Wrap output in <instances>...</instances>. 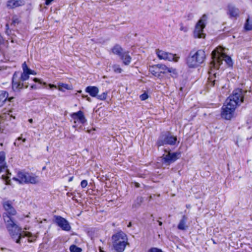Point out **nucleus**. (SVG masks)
<instances>
[{
    "instance_id": "f257e3e1",
    "label": "nucleus",
    "mask_w": 252,
    "mask_h": 252,
    "mask_svg": "<svg viewBox=\"0 0 252 252\" xmlns=\"http://www.w3.org/2000/svg\"><path fill=\"white\" fill-rule=\"evenodd\" d=\"M2 206L5 211L2 215L6 227L13 239H16V242L19 243L22 237H28L29 241L33 242L35 240V237L33 236L29 232L22 231L21 228L17 225L12 219V216L16 214V211L12 206L10 201H4Z\"/></svg>"
},
{
    "instance_id": "f03ea898",
    "label": "nucleus",
    "mask_w": 252,
    "mask_h": 252,
    "mask_svg": "<svg viewBox=\"0 0 252 252\" xmlns=\"http://www.w3.org/2000/svg\"><path fill=\"white\" fill-rule=\"evenodd\" d=\"M212 61L210 63V71H209L208 87H218L219 77L217 76L215 70L219 68L223 61L228 66H232L233 65L232 60L229 56L216 50L212 53Z\"/></svg>"
},
{
    "instance_id": "7ed1b4c3",
    "label": "nucleus",
    "mask_w": 252,
    "mask_h": 252,
    "mask_svg": "<svg viewBox=\"0 0 252 252\" xmlns=\"http://www.w3.org/2000/svg\"><path fill=\"white\" fill-rule=\"evenodd\" d=\"M244 95V92L242 89L233 91L222 107L221 116L222 118L229 120L232 118L236 107L243 102Z\"/></svg>"
},
{
    "instance_id": "20e7f679",
    "label": "nucleus",
    "mask_w": 252,
    "mask_h": 252,
    "mask_svg": "<svg viewBox=\"0 0 252 252\" xmlns=\"http://www.w3.org/2000/svg\"><path fill=\"white\" fill-rule=\"evenodd\" d=\"M22 68L23 71L21 74L20 77H19L20 73L19 72H15L13 75L12 87L14 91L23 89L24 84L20 81H26L29 78V68L26 62L22 64Z\"/></svg>"
},
{
    "instance_id": "39448f33",
    "label": "nucleus",
    "mask_w": 252,
    "mask_h": 252,
    "mask_svg": "<svg viewBox=\"0 0 252 252\" xmlns=\"http://www.w3.org/2000/svg\"><path fill=\"white\" fill-rule=\"evenodd\" d=\"M113 247L116 252H123L128 244L127 235L119 230L112 236Z\"/></svg>"
},
{
    "instance_id": "423d86ee",
    "label": "nucleus",
    "mask_w": 252,
    "mask_h": 252,
    "mask_svg": "<svg viewBox=\"0 0 252 252\" xmlns=\"http://www.w3.org/2000/svg\"><path fill=\"white\" fill-rule=\"evenodd\" d=\"M206 59V54L203 50L196 52L191 51L187 59V63L189 67H195L202 63Z\"/></svg>"
},
{
    "instance_id": "0eeeda50",
    "label": "nucleus",
    "mask_w": 252,
    "mask_h": 252,
    "mask_svg": "<svg viewBox=\"0 0 252 252\" xmlns=\"http://www.w3.org/2000/svg\"><path fill=\"white\" fill-rule=\"evenodd\" d=\"M13 180L21 184H36L39 182V178L38 176L33 173L25 171H19L16 177L13 178Z\"/></svg>"
},
{
    "instance_id": "6e6552de",
    "label": "nucleus",
    "mask_w": 252,
    "mask_h": 252,
    "mask_svg": "<svg viewBox=\"0 0 252 252\" xmlns=\"http://www.w3.org/2000/svg\"><path fill=\"white\" fill-rule=\"evenodd\" d=\"M177 141V137L171 134L169 131L162 132L156 143L158 147L164 145H174Z\"/></svg>"
},
{
    "instance_id": "1a4fd4ad",
    "label": "nucleus",
    "mask_w": 252,
    "mask_h": 252,
    "mask_svg": "<svg viewBox=\"0 0 252 252\" xmlns=\"http://www.w3.org/2000/svg\"><path fill=\"white\" fill-rule=\"evenodd\" d=\"M207 20V15L203 14L197 22L193 32L194 37L199 38L205 37V34L203 33V31L206 27Z\"/></svg>"
},
{
    "instance_id": "9d476101",
    "label": "nucleus",
    "mask_w": 252,
    "mask_h": 252,
    "mask_svg": "<svg viewBox=\"0 0 252 252\" xmlns=\"http://www.w3.org/2000/svg\"><path fill=\"white\" fill-rule=\"evenodd\" d=\"M164 151L165 153L161 157V158L162 163L165 165H169L174 162L180 156V153L179 152L170 153L167 152L166 150Z\"/></svg>"
},
{
    "instance_id": "9b49d317",
    "label": "nucleus",
    "mask_w": 252,
    "mask_h": 252,
    "mask_svg": "<svg viewBox=\"0 0 252 252\" xmlns=\"http://www.w3.org/2000/svg\"><path fill=\"white\" fill-rule=\"evenodd\" d=\"M54 221L63 230L69 231L71 227L68 221L64 218L60 216H54Z\"/></svg>"
},
{
    "instance_id": "f8f14e48",
    "label": "nucleus",
    "mask_w": 252,
    "mask_h": 252,
    "mask_svg": "<svg viewBox=\"0 0 252 252\" xmlns=\"http://www.w3.org/2000/svg\"><path fill=\"white\" fill-rule=\"evenodd\" d=\"M157 55L158 58L160 60H168L169 61L177 62L179 57L175 54H173L168 52H165L159 50H157Z\"/></svg>"
},
{
    "instance_id": "ddd939ff",
    "label": "nucleus",
    "mask_w": 252,
    "mask_h": 252,
    "mask_svg": "<svg viewBox=\"0 0 252 252\" xmlns=\"http://www.w3.org/2000/svg\"><path fill=\"white\" fill-rule=\"evenodd\" d=\"M160 74H165L167 72L171 73V76L172 77H176L177 76V72L175 69L172 67H168L164 64H158Z\"/></svg>"
},
{
    "instance_id": "4468645a",
    "label": "nucleus",
    "mask_w": 252,
    "mask_h": 252,
    "mask_svg": "<svg viewBox=\"0 0 252 252\" xmlns=\"http://www.w3.org/2000/svg\"><path fill=\"white\" fill-rule=\"evenodd\" d=\"M227 14L230 18H236L239 15V10L234 5L229 4L227 6Z\"/></svg>"
},
{
    "instance_id": "2eb2a0df",
    "label": "nucleus",
    "mask_w": 252,
    "mask_h": 252,
    "mask_svg": "<svg viewBox=\"0 0 252 252\" xmlns=\"http://www.w3.org/2000/svg\"><path fill=\"white\" fill-rule=\"evenodd\" d=\"M122 60L123 63L125 65H128L131 62V57L129 54V52H124L119 57Z\"/></svg>"
},
{
    "instance_id": "dca6fc26",
    "label": "nucleus",
    "mask_w": 252,
    "mask_h": 252,
    "mask_svg": "<svg viewBox=\"0 0 252 252\" xmlns=\"http://www.w3.org/2000/svg\"><path fill=\"white\" fill-rule=\"evenodd\" d=\"M24 4V1L22 0H9L7 1L6 6L9 9H13Z\"/></svg>"
},
{
    "instance_id": "f3484780",
    "label": "nucleus",
    "mask_w": 252,
    "mask_h": 252,
    "mask_svg": "<svg viewBox=\"0 0 252 252\" xmlns=\"http://www.w3.org/2000/svg\"><path fill=\"white\" fill-rule=\"evenodd\" d=\"M72 118L74 120H78L81 124H84L86 122L83 112L80 110L77 112L73 113L71 115Z\"/></svg>"
},
{
    "instance_id": "a211bd4d",
    "label": "nucleus",
    "mask_w": 252,
    "mask_h": 252,
    "mask_svg": "<svg viewBox=\"0 0 252 252\" xmlns=\"http://www.w3.org/2000/svg\"><path fill=\"white\" fill-rule=\"evenodd\" d=\"M4 171H7L5 153L2 151L0 152V173Z\"/></svg>"
},
{
    "instance_id": "6ab92c4d",
    "label": "nucleus",
    "mask_w": 252,
    "mask_h": 252,
    "mask_svg": "<svg viewBox=\"0 0 252 252\" xmlns=\"http://www.w3.org/2000/svg\"><path fill=\"white\" fill-rule=\"evenodd\" d=\"M188 219V218L186 216L184 215L182 216V218L180 220L177 226L178 229L181 230H185L188 228V226L186 224Z\"/></svg>"
},
{
    "instance_id": "aec40b11",
    "label": "nucleus",
    "mask_w": 252,
    "mask_h": 252,
    "mask_svg": "<svg viewBox=\"0 0 252 252\" xmlns=\"http://www.w3.org/2000/svg\"><path fill=\"white\" fill-rule=\"evenodd\" d=\"M85 91L92 97H96L99 92L98 89L94 86H88L86 88Z\"/></svg>"
},
{
    "instance_id": "412c9836",
    "label": "nucleus",
    "mask_w": 252,
    "mask_h": 252,
    "mask_svg": "<svg viewBox=\"0 0 252 252\" xmlns=\"http://www.w3.org/2000/svg\"><path fill=\"white\" fill-rule=\"evenodd\" d=\"M124 51L125 50L119 44L115 45L113 47L111 48L112 52L118 57H119Z\"/></svg>"
},
{
    "instance_id": "4be33fe9",
    "label": "nucleus",
    "mask_w": 252,
    "mask_h": 252,
    "mask_svg": "<svg viewBox=\"0 0 252 252\" xmlns=\"http://www.w3.org/2000/svg\"><path fill=\"white\" fill-rule=\"evenodd\" d=\"M149 71L155 77H157L159 78L162 77V75L160 74L158 64L150 67Z\"/></svg>"
},
{
    "instance_id": "5701e85b",
    "label": "nucleus",
    "mask_w": 252,
    "mask_h": 252,
    "mask_svg": "<svg viewBox=\"0 0 252 252\" xmlns=\"http://www.w3.org/2000/svg\"><path fill=\"white\" fill-rule=\"evenodd\" d=\"M8 94L6 91H0V107H1L8 99Z\"/></svg>"
},
{
    "instance_id": "b1692460",
    "label": "nucleus",
    "mask_w": 252,
    "mask_h": 252,
    "mask_svg": "<svg viewBox=\"0 0 252 252\" xmlns=\"http://www.w3.org/2000/svg\"><path fill=\"white\" fill-rule=\"evenodd\" d=\"M244 29L246 31L252 30V18L248 17L245 23Z\"/></svg>"
},
{
    "instance_id": "393cba45",
    "label": "nucleus",
    "mask_w": 252,
    "mask_h": 252,
    "mask_svg": "<svg viewBox=\"0 0 252 252\" xmlns=\"http://www.w3.org/2000/svg\"><path fill=\"white\" fill-rule=\"evenodd\" d=\"M58 89L59 91H61L62 92H64L65 90H71V88L70 86H69L68 85H67L66 84L61 83V84H59L58 85Z\"/></svg>"
},
{
    "instance_id": "a878e982",
    "label": "nucleus",
    "mask_w": 252,
    "mask_h": 252,
    "mask_svg": "<svg viewBox=\"0 0 252 252\" xmlns=\"http://www.w3.org/2000/svg\"><path fill=\"white\" fill-rule=\"evenodd\" d=\"M112 69L113 72L116 74H120L123 71V70L121 67L120 65L118 64H114L112 66Z\"/></svg>"
},
{
    "instance_id": "bb28decb",
    "label": "nucleus",
    "mask_w": 252,
    "mask_h": 252,
    "mask_svg": "<svg viewBox=\"0 0 252 252\" xmlns=\"http://www.w3.org/2000/svg\"><path fill=\"white\" fill-rule=\"evenodd\" d=\"M21 22L20 17L16 15H14L12 17V23L11 25L15 26L16 25L19 24Z\"/></svg>"
},
{
    "instance_id": "cd10ccee",
    "label": "nucleus",
    "mask_w": 252,
    "mask_h": 252,
    "mask_svg": "<svg viewBox=\"0 0 252 252\" xmlns=\"http://www.w3.org/2000/svg\"><path fill=\"white\" fill-rule=\"evenodd\" d=\"M69 250L71 252H81L82 249L77 247L75 245H72L70 246Z\"/></svg>"
},
{
    "instance_id": "c85d7f7f",
    "label": "nucleus",
    "mask_w": 252,
    "mask_h": 252,
    "mask_svg": "<svg viewBox=\"0 0 252 252\" xmlns=\"http://www.w3.org/2000/svg\"><path fill=\"white\" fill-rule=\"evenodd\" d=\"M193 14L191 12H189L186 14L185 16V18L187 19V20L189 21L191 20L193 18Z\"/></svg>"
},
{
    "instance_id": "c756f323",
    "label": "nucleus",
    "mask_w": 252,
    "mask_h": 252,
    "mask_svg": "<svg viewBox=\"0 0 252 252\" xmlns=\"http://www.w3.org/2000/svg\"><path fill=\"white\" fill-rule=\"evenodd\" d=\"M180 30L184 32H187L188 31V28L184 26L182 23H181L180 24Z\"/></svg>"
},
{
    "instance_id": "7c9ffc66",
    "label": "nucleus",
    "mask_w": 252,
    "mask_h": 252,
    "mask_svg": "<svg viewBox=\"0 0 252 252\" xmlns=\"http://www.w3.org/2000/svg\"><path fill=\"white\" fill-rule=\"evenodd\" d=\"M148 252H163L161 249L157 248H152L149 250Z\"/></svg>"
},
{
    "instance_id": "2f4dec72",
    "label": "nucleus",
    "mask_w": 252,
    "mask_h": 252,
    "mask_svg": "<svg viewBox=\"0 0 252 252\" xmlns=\"http://www.w3.org/2000/svg\"><path fill=\"white\" fill-rule=\"evenodd\" d=\"M97 98L100 100H103L106 98V94L103 93L102 94L99 95H97Z\"/></svg>"
},
{
    "instance_id": "473e14b6",
    "label": "nucleus",
    "mask_w": 252,
    "mask_h": 252,
    "mask_svg": "<svg viewBox=\"0 0 252 252\" xmlns=\"http://www.w3.org/2000/svg\"><path fill=\"white\" fill-rule=\"evenodd\" d=\"M140 98L142 100H145L148 98V95L146 93H144L140 95Z\"/></svg>"
},
{
    "instance_id": "72a5a7b5",
    "label": "nucleus",
    "mask_w": 252,
    "mask_h": 252,
    "mask_svg": "<svg viewBox=\"0 0 252 252\" xmlns=\"http://www.w3.org/2000/svg\"><path fill=\"white\" fill-rule=\"evenodd\" d=\"M88 185V182L86 180H83L81 182V186L82 188H85Z\"/></svg>"
},
{
    "instance_id": "f704fd0d",
    "label": "nucleus",
    "mask_w": 252,
    "mask_h": 252,
    "mask_svg": "<svg viewBox=\"0 0 252 252\" xmlns=\"http://www.w3.org/2000/svg\"><path fill=\"white\" fill-rule=\"evenodd\" d=\"M21 140H22V141L23 142H25L26 140V139L25 138H23L22 139L21 137H19L17 140L14 142V145H17V146H19V145L20 144V143H18L19 141Z\"/></svg>"
},
{
    "instance_id": "c9c22d12",
    "label": "nucleus",
    "mask_w": 252,
    "mask_h": 252,
    "mask_svg": "<svg viewBox=\"0 0 252 252\" xmlns=\"http://www.w3.org/2000/svg\"><path fill=\"white\" fill-rule=\"evenodd\" d=\"M55 0H45V4L46 5H50Z\"/></svg>"
},
{
    "instance_id": "e433bc0d",
    "label": "nucleus",
    "mask_w": 252,
    "mask_h": 252,
    "mask_svg": "<svg viewBox=\"0 0 252 252\" xmlns=\"http://www.w3.org/2000/svg\"><path fill=\"white\" fill-rule=\"evenodd\" d=\"M82 97L84 98H86L87 100L89 102H91V101H92L91 98L90 97H88L87 95H83Z\"/></svg>"
},
{
    "instance_id": "4c0bfd02",
    "label": "nucleus",
    "mask_w": 252,
    "mask_h": 252,
    "mask_svg": "<svg viewBox=\"0 0 252 252\" xmlns=\"http://www.w3.org/2000/svg\"><path fill=\"white\" fill-rule=\"evenodd\" d=\"M4 39L1 35H0V45L3 43Z\"/></svg>"
},
{
    "instance_id": "58836bf2",
    "label": "nucleus",
    "mask_w": 252,
    "mask_h": 252,
    "mask_svg": "<svg viewBox=\"0 0 252 252\" xmlns=\"http://www.w3.org/2000/svg\"><path fill=\"white\" fill-rule=\"evenodd\" d=\"M29 71H28V72H29V75H30V74H33V75H35V74H36V73L34 72V71H33V70H31V69H30L29 68Z\"/></svg>"
},
{
    "instance_id": "ea45409f",
    "label": "nucleus",
    "mask_w": 252,
    "mask_h": 252,
    "mask_svg": "<svg viewBox=\"0 0 252 252\" xmlns=\"http://www.w3.org/2000/svg\"><path fill=\"white\" fill-rule=\"evenodd\" d=\"M49 86L50 87V89H52V88H57V86L55 85H52V84H49Z\"/></svg>"
},
{
    "instance_id": "a19ab883",
    "label": "nucleus",
    "mask_w": 252,
    "mask_h": 252,
    "mask_svg": "<svg viewBox=\"0 0 252 252\" xmlns=\"http://www.w3.org/2000/svg\"><path fill=\"white\" fill-rule=\"evenodd\" d=\"M140 206V203L139 202H137V204L136 203H134L132 205V207L134 208V207H136L137 206Z\"/></svg>"
},
{
    "instance_id": "79ce46f5",
    "label": "nucleus",
    "mask_w": 252,
    "mask_h": 252,
    "mask_svg": "<svg viewBox=\"0 0 252 252\" xmlns=\"http://www.w3.org/2000/svg\"><path fill=\"white\" fill-rule=\"evenodd\" d=\"M31 89H36L37 88L36 85H32L31 87Z\"/></svg>"
},
{
    "instance_id": "37998d69",
    "label": "nucleus",
    "mask_w": 252,
    "mask_h": 252,
    "mask_svg": "<svg viewBox=\"0 0 252 252\" xmlns=\"http://www.w3.org/2000/svg\"><path fill=\"white\" fill-rule=\"evenodd\" d=\"M33 81H34L35 82H38V83H41V82H40V81L39 79H38V78H34L33 79Z\"/></svg>"
},
{
    "instance_id": "c03bdc74",
    "label": "nucleus",
    "mask_w": 252,
    "mask_h": 252,
    "mask_svg": "<svg viewBox=\"0 0 252 252\" xmlns=\"http://www.w3.org/2000/svg\"><path fill=\"white\" fill-rule=\"evenodd\" d=\"M66 195L67 196L70 197L71 196H72L73 195V194H72V193H71V192H67L66 193Z\"/></svg>"
},
{
    "instance_id": "a18cd8bd",
    "label": "nucleus",
    "mask_w": 252,
    "mask_h": 252,
    "mask_svg": "<svg viewBox=\"0 0 252 252\" xmlns=\"http://www.w3.org/2000/svg\"><path fill=\"white\" fill-rule=\"evenodd\" d=\"M158 223L159 226H161L162 225V222L158 220Z\"/></svg>"
},
{
    "instance_id": "49530a36",
    "label": "nucleus",
    "mask_w": 252,
    "mask_h": 252,
    "mask_svg": "<svg viewBox=\"0 0 252 252\" xmlns=\"http://www.w3.org/2000/svg\"><path fill=\"white\" fill-rule=\"evenodd\" d=\"M73 177H70V178H69V180H68V181H69V182H71V181H72L73 180Z\"/></svg>"
},
{
    "instance_id": "de8ad7c7",
    "label": "nucleus",
    "mask_w": 252,
    "mask_h": 252,
    "mask_svg": "<svg viewBox=\"0 0 252 252\" xmlns=\"http://www.w3.org/2000/svg\"><path fill=\"white\" fill-rule=\"evenodd\" d=\"M131 226V222H129V223L127 225V227H130Z\"/></svg>"
},
{
    "instance_id": "09e8293b",
    "label": "nucleus",
    "mask_w": 252,
    "mask_h": 252,
    "mask_svg": "<svg viewBox=\"0 0 252 252\" xmlns=\"http://www.w3.org/2000/svg\"><path fill=\"white\" fill-rule=\"evenodd\" d=\"M14 98L13 97H10L9 99H8V101H12V100Z\"/></svg>"
},
{
    "instance_id": "8fccbe9b",
    "label": "nucleus",
    "mask_w": 252,
    "mask_h": 252,
    "mask_svg": "<svg viewBox=\"0 0 252 252\" xmlns=\"http://www.w3.org/2000/svg\"><path fill=\"white\" fill-rule=\"evenodd\" d=\"M29 122L30 123H32V122H33V120H32V119H30L29 120Z\"/></svg>"
},
{
    "instance_id": "3c124183",
    "label": "nucleus",
    "mask_w": 252,
    "mask_h": 252,
    "mask_svg": "<svg viewBox=\"0 0 252 252\" xmlns=\"http://www.w3.org/2000/svg\"><path fill=\"white\" fill-rule=\"evenodd\" d=\"M136 187H139L138 183H136Z\"/></svg>"
},
{
    "instance_id": "603ef678",
    "label": "nucleus",
    "mask_w": 252,
    "mask_h": 252,
    "mask_svg": "<svg viewBox=\"0 0 252 252\" xmlns=\"http://www.w3.org/2000/svg\"><path fill=\"white\" fill-rule=\"evenodd\" d=\"M139 202H142V198H140V199H139Z\"/></svg>"
},
{
    "instance_id": "864d4df0",
    "label": "nucleus",
    "mask_w": 252,
    "mask_h": 252,
    "mask_svg": "<svg viewBox=\"0 0 252 252\" xmlns=\"http://www.w3.org/2000/svg\"><path fill=\"white\" fill-rule=\"evenodd\" d=\"M81 92H82V91H81V90H80V91H78V93H81Z\"/></svg>"
},
{
    "instance_id": "5fc2aeb1",
    "label": "nucleus",
    "mask_w": 252,
    "mask_h": 252,
    "mask_svg": "<svg viewBox=\"0 0 252 252\" xmlns=\"http://www.w3.org/2000/svg\"><path fill=\"white\" fill-rule=\"evenodd\" d=\"M6 27L7 28H8V24H6Z\"/></svg>"
}]
</instances>
